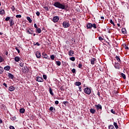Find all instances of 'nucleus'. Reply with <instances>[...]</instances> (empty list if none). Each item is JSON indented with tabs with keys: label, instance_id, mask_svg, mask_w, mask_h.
Wrapping results in <instances>:
<instances>
[{
	"label": "nucleus",
	"instance_id": "obj_1",
	"mask_svg": "<svg viewBox=\"0 0 129 129\" xmlns=\"http://www.w3.org/2000/svg\"><path fill=\"white\" fill-rule=\"evenodd\" d=\"M53 6L54 7H55V8L60 9L61 10H65V11H68V10H69L68 6H65V3L61 4L59 2H56L54 3Z\"/></svg>",
	"mask_w": 129,
	"mask_h": 129
},
{
	"label": "nucleus",
	"instance_id": "obj_2",
	"mask_svg": "<svg viewBox=\"0 0 129 129\" xmlns=\"http://www.w3.org/2000/svg\"><path fill=\"white\" fill-rule=\"evenodd\" d=\"M86 27L87 29H90V30H91L92 28H93L94 29H96V28H97L95 23L92 24L90 23H88L87 24Z\"/></svg>",
	"mask_w": 129,
	"mask_h": 129
},
{
	"label": "nucleus",
	"instance_id": "obj_3",
	"mask_svg": "<svg viewBox=\"0 0 129 129\" xmlns=\"http://www.w3.org/2000/svg\"><path fill=\"white\" fill-rule=\"evenodd\" d=\"M84 92L86 94L89 95L91 93V89L88 87H86L84 89Z\"/></svg>",
	"mask_w": 129,
	"mask_h": 129
},
{
	"label": "nucleus",
	"instance_id": "obj_4",
	"mask_svg": "<svg viewBox=\"0 0 129 129\" xmlns=\"http://www.w3.org/2000/svg\"><path fill=\"white\" fill-rule=\"evenodd\" d=\"M70 26V24H69V21H64L62 23V26L63 28H68Z\"/></svg>",
	"mask_w": 129,
	"mask_h": 129
},
{
	"label": "nucleus",
	"instance_id": "obj_5",
	"mask_svg": "<svg viewBox=\"0 0 129 129\" xmlns=\"http://www.w3.org/2000/svg\"><path fill=\"white\" fill-rule=\"evenodd\" d=\"M26 33L27 34L33 35V33H34V30L32 28H29L28 29L26 30Z\"/></svg>",
	"mask_w": 129,
	"mask_h": 129
},
{
	"label": "nucleus",
	"instance_id": "obj_6",
	"mask_svg": "<svg viewBox=\"0 0 129 129\" xmlns=\"http://www.w3.org/2000/svg\"><path fill=\"white\" fill-rule=\"evenodd\" d=\"M114 66L115 69H118V70L120 69V63L119 62H115Z\"/></svg>",
	"mask_w": 129,
	"mask_h": 129
},
{
	"label": "nucleus",
	"instance_id": "obj_7",
	"mask_svg": "<svg viewBox=\"0 0 129 129\" xmlns=\"http://www.w3.org/2000/svg\"><path fill=\"white\" fill-rule=\"evenodd\" d=\"M59 17L54 16L52 18V22H53V23H57L59 21Z\"/></svg>",
	"mask_w": 129,
	"mask_h": 129
},
{
	"label": "nucleus",
	"instance_id": "obj_8",
	"mask_svg": "<svg viewBox=\"0 0 129 129\" xmlns=\"http://www.w3.org/2000/svg\"><path fill=\"white\" fill-rule=\"evenodd\" d=\"M43 58H44L45 59H47L48 60H50V57L49 56H48V54L45 52H42V53Z\"/></svg>",
	"mask_w": 129,
	"mask_h": 129
},
{
	"label": "nucleus",
	"instance_id": "obj_9",
	"mask_svg": "<svg viewBox=\"0 0 129 129\" xmlns=\"http://www.w3.org/2000/svg\"><path fill=\"white\" fill-rule=\"evenodd\" d=\"M90 62H91V64L92 65H94V64L96 63V58H95L94 57H92L90 59Z\"/></svg>",
	"mask_w": 129,
	"mask_h": 129
},
{
	"label": "nucleus",
	"instance_id": "obj_10",
	"mask_svg": "<svg viewBox=\"0 0 129 129\" xmlns=\"http://www.w3.org/2000/svg\"><path fill=\"white\" fill-rule=\"evenodd\" d=\"M95 106L96 107L97 110H102V106L100 104L95 105Z\"/></svg>",
	"mask_w": 129,
	"mask_h": 129
},
{
	"label": "nucleus",
	"instance_id": "obj_11",
	"mask_svg": "<svg viewBox=\"0 0 129 129\" xmlns=\"http://www.w3.org/2000/svg\"><path fill=\"white\" fill-rule=\"evenodd\" d=\"M35 55L36 57L38 58V59H40V58H41V53L39 52V51H36L35 52Z\"/></svg>",
	"mask_w": 129,
	"mask_h": 129
},
{
	"label": "nucleus",
	"instance_id": "obj_12",
	"mask_svg": "<svg viewBox=\"0 0 129 129\" xmlns=\"http://www.w3.org/2000/svg\"><path fill=\"white\" fill-rule=\"evenodd\" d=\"M36 81L38 82H43V78L40 77H36Z\"/></svg>",
	"mask_w": 129,
	"mask_h": 129
},
{
	"label": "nucleus",
	"instance_id": "obj_13",
	"mask_svg": "<svg viewBox=\"0 0 129 129\" xmlns=\"http://www.w3.org/2000/svg\"><path fill=\"white\" fill-rule=\"evenodd\" d=\"M8 75L9 78H10V79H14L15 77L14 75L10 73H8Z\"/></svg>",
	"mask_w": 129,
	"mask_h": 129
},
{
	"label": "nucleus",
	"instance_id": "obj_14",
	"mask_svg": "<svg viewBox=\"0 0 129 129\" xmlns=\"http://www.w3.org/2000/svg\"><path fill=\"white\" fill-rule=\"evenodd\" d=\"M15 21H14V20L13 19H11L10 21H9V23H10V27H13V26L14 25H15Z\"/></svg>",
	"mask_w": 129,
	"mask_h": 129
},
{
	"label": "nucleus",
	"instance_id": "obj_15",
	"mask_svg": "<svg viewBox=\"0 0 129 129\" xmlns=\"http://www.w3.org/2000/svg\"><path fill=\"white\" fill-rule=\"evenodd\" d=\"M115 58L117 61V62H118V63H121V60H120V58L119 57V55H116Z\"/></svg>",
	"mask_w": 129,
	"mask_h": 129
},
{
	"label": "nucleus",
	"instance_id": "obj_16",
	"mask_svg": "<svg viewBox=\"0 0 129 129\" xmlns=\"http://www.w3.org/2000/svg\"><path fill=\"white\" fill-rule=\"evenodd\" d=\"M69 56H74V51L70 50L69 51Z\"/></svg>",
	"mask_w": 129,
	"mask_h": 129
},
{
	"label": "nucleus",
	"instance_id": "obj_17",
	"mask_svg": "<svg viewBox=\"0 0 129 129\" xmlns=\"http://www.w3.org/2000/svg\"><path fill=\"white\" fill-rule=\"evenodd\" d=\"M90 112H91L92 114H94V113L96 112V110L94 108H91L90 109Z\"/></svg>",
	"mask_w": 129,
	"mask_h": 129
},
{
	"label": "nucleus",
	"instance_id": "obj_18",
	"mask_svg": "<svg viewBox=\"0 0 129 129\" xmlns=\"http://www.w3.org/2000/svg\"><path fill=\"white\" fill-rule=\"evenodd\" d=\"M22 69L25 73H28V72H29V69H28V67H24Z\"/></svg>",
	"mask_w": 129,
	"mask_h": 129
},
{
	"label": "nucleus",
	"instance_id": "obj_19",
	"mask_svg": "<svg viewBox=\"0 0 129 129\" xmlns=\"http://www.w3.org/2000/svg\"><path fill=\"white\" fill-rule=\"evenodd\" d=\"M50 111H51L52 112H56V109L53 107H50L49 108Z\"/></svg>",
	"mask_w": 129,
	"mask_h": 129
},
{
	"label": "nucleus",
	"instance_id": "obj_20",
	"mask_svg": "<svg viewBox=\"0 0 129 129\" xmlns=\"http://www.w3.org/2000/svg\"><path fill=\"white\" fill-rule=\"evenodd\" d=\"M14 60L16 62H19L21 60V58L19 56H15L14 58Z\"/></svg>",
	"mask_w": 129,
	"mask_h": 129
},
{
	"label": "nucleus",
	"instance_id": "obj_21",
	"mask_svg": "<svg viewBox=\"0 0 129 129\" xmlns=\"http://www.w3.org/2000/svg\"><path fill=\"white\" fill-rule=\"evenodd\" d=\"M11 70V67L10 66H7L4 68V70H6V71H10Z\"/></svg>",
	"mask_w": 129,
	"mask_h": 129
},
{
	"label": "nucleus",
	"instance_id": "obj_22",
	"mask_svg": "<svg viewBox=\"0 0 129 129\" xmlns=\"http://www.w3.org/2000/svg\"><path fill=\"white\" fill-rule=\"evenodd\" d=\"M121 32H122V34H123V35H126V29H125V28H122L121 29Z\"/></svg>",
	"mask_w": 129,
	"mask_h": 129
},
{
	"label": "nucleus",
	"instance_id": "obj_23",
	"mask_svg": "<svg viewBox=\"0 0 129 129\" xmlns=\"http://www.w3.org/2000/svg\"><path fill=\"white\" fill-rule=\"evenodd\" d=\"M19 111L20 113H25V111H26V109L24 108H21L20 109Z\"/></svg>",
	"mask_w": 129,
	"mask_h": 129
},
{
	"label": "nucleus",
	"instance_id": "obj_24",
	"mask_svg": "<svg viewBox=\"0 0 129 129\" xmlns=\"http://www.w3.org/2000/svg\"><path fill=\"white\" fill-rule=\"evenodd\" d=\"M120 75L121 77H122L123 79H126V76H125V75L122 73H121L120 74Z\"/></svg>",
	"mask_w": 129,
	"mask_h": 129
},
{
	"label": "nucleus",
	"instance_id": "obj_25",
	"mask_svg": "<svg viewBox=\"0 0 129 129\" xmlns=\"http://www.w3.org/2000/svg\"><path fill=\"white\" fill-rule=\"evenodd\" d=\"M36 31V33H37V34H40L42 33V30H41V28H37Z\"/></svg>",
	"mask_w": 129,
	"mask_h": 129
},
{
	"label": "nucleus",
	"instance_id": "obj_26",
	"mask_svg": "<svg viewBox=\"0 0 129 129\" xmlns=\"http://www.w3.org/2000/svg\"><path fill=\"white\" fill-rule=\"evenodd\" d=\"M113 94H114V95H115V96H116V97H117V96H118V92L117 91V90H114V91H113Z\"/></svg>",
	"mask_w": 129,
	"mask_h": 129
},
{
	"label": "nucleus",
	"instance_id": "obj_27",
	"mask_svg": "<svg viewBox=\"0 0 129 129\" xmlns=\"http://www.w3.org/2000/svg\"><path fill=\"white\" fill-rule=\"evenodd\" d=\"M9 91H14L15 90V88L14 86H10L9 87Z\"/></svg>",
	"mask_w": 129,
	"mask_h": 129
},
{
	"label": "nucleus",
	"instance_id": "obj_28",
	"mask_svg": "<svg viewBox=\"0 0 129 129\" xmlns=\"http://www.w3.org/2000/svg\"><path fill=\"white\" fill-rule=\"evenodd\" d=\"M74 84L76 85V86H80V85H81V82H76Z\"/></svg>",
	"mask_w": 129,
	"mask_h": 129
},
{
	"label": "nucleus",
	"instance_id": "obj_29",
	"mask_svg": "<svg viewBox=\"0 0 129 129\" xmlns=\"http://www.w3.org/2000/svg\"><path fill=\"white\" fill-rule=\"evenodd\" d=\"M49 93L52 96L53 95H54V93H53V90L52 89V88H51V87L49 88Z\"/></svg>",
	"mask_w": 129,
	"mask_h": 129
},
{
	"label": "nucleus",
	"instance_id": "obj_30",
	"mask_svg": "<svg viewBox=\"0 0 129 129\" xmlns=\"http://www.w3.org/2000/svg\"><path fill=\"white\" fill-rule=\"evenodd\" d=\"M5 10L3 9H0V15H1V16H3V15H5Z\"/></svg>",
	"mask_w": 129,
	"mask_h": 129
},
{
	"label": "nucleus",
	"instance_id": "obj_31",
	"mask_svg": "<svg viewBox=\"0 0 129 129\" xmlns=\"http://www.w3.org/2000/svg\"><path fill=\"white\" fill-rule=\"evenodd\" d=\"M113 125L115 126L116 129L118 128V125H117V123L114 122H113Z\"/></svg>",
	"mask_w": 129,
	"mask_h": 129
},
{
	"label": "nucleus",
	"instance_id": "obj_32",
	"mask_svg": "<svg viewBox=\"0 0 129 129\" xmlns=\"http://www.w3.org/2000/svg\"><path fill=\"white\" fill-rule=\"evenodd\" d=\"M26 19L28 21H29V23H32V19H31V18L30 17H27Z\"/></svg>",
	"mask_w": 129,
	"mask_h": 129
},
{
	"label": "nucleus",
	"instance_id": "obj_33",
	"mask_svg": "<svg viewBox=\"0 0 129 129\" xmlns=\"http://www.w3.org/2000/svg\"><path fill=\"white\" fill-rule=\"evenodd\" d=\"M55 62H56V65H57V66H61V61H56Z\"/></svg>",
	"mask_w": 129,
	"mask_h": 129
},
{
	"label": "nucleus",
	"instance_id": "obj_34",
	"mask_svg": "<svg viewBox=\"0 0 129 129\" xmlns=\"http://www.w3.org/2000/svg\"><path fill=\"white\" fill-rule=\"evenodd\" d=\"M4 71V68H3L2 67H0V74H3Z\"/></svg>",
	"mask_w": 129,
	"mask_h": 129
},
{
	"label": "nucleus",
	"instance_id": "obj_35",
	"mask_svg": "<svg viewBox=\"0 0 129 129\" xmlns=\"http://www.w3.org/2000/svg\"><path fill=\"white\" fill-rule=\"evenodd\" d=\"M108 128L109 129H115V128H114V126H113V125H109L108 126Z\"/></svg>",
	"mask_w": 129,
	"mask_h": 129
},
{
	"label": "nucleus",
	"instance_id": "obj_36",
	"mask_svg": "<svg viewBox=\"0 0 129 129\" xmlns=\"http://www.w3.org/2000/svg\"><path fill=\"white\" fill-rule=\"evenodd\" d=\"M11 9L12 12H15L16 11V8H15L14 6H12L11 7Z\"/></svg>",
	"mask_w": 129,
	"mask_h": 129
},
{
	"label": "nucleus",
	"instance_id": "obj_37",
	"mask_svg": "<svg viewBox=\"0 0 129 129\" xmlns=\"http://www.w3.org/2000/svg\"><path fill=\"white\" fill-rule=\"evenodd\" d=\"M70 60H71V61H73V62H74V61H75V57L73 56L72 57H70Z\"/></svg>",
	"mask_w": 129,
	"mask_h": 129
},
{
	"label": "nucleus",
	"instance_id": "obj_38",
	"mask_svg": "<svg viewBox=\"0 0 129 129\" xmlns=\"http://www.w3.org/2000/svg\"><path fill=\"white\" fill-rule=\"evenodd\" d=\"M4 61L5 59L0 55V63H2V62H4Z\"/></svg>",
	"mask_w": 129,
	"mask_h": 129
},
{
	"label": "nucleus",
	"instance_id": "obj_39",
	"mask_svg": "<svg viewBox=\"0 0 129 129\" xmlns=\"http://www.w3.org/2000/svg\"><path fill=\"white\" fill-rule=\"evenodd\" d=\"M110 23L111 24V25H113V27H115V24H114V22L111 19L110 20Z\"/></svg>",
	"mask_w": 129,
	"mask_h": 129
},
{
	"label": "nucleus",
	"instance_id": "obj_40",
	"mask_svg": "<svg viewBox=\"0 0 129 129\" xmlns=\"http://www.w3.org/2000/svg\"><path fill=\"white\" fill-rule=\"evenodd\" d=\"M78 67L80 68V69H82V63H81V62H80V63L78 65Z\"/></svg>",
	"mask_w": 129,
	"mask_h": 129
},
{
	"label": "nucleus",
	"instance_id": "obj_41",
	"mask_svg": "<svg viewBox=\"0 0 129 129\" xmlns=\"http://www.w3.org/2000/svg\"><path fill=\"white\" fill-rule=\"evenodd\" d=\"M50 59H51V60H54V59H55V55H54V54H52V55H51V56H50Z\"/></svg>",
	"mask_w": 129,
	"mask_h": 129
},
{
	"label": "nucleus",
	"instance_id": "obj_42",
	"mask_svg": "<svg viewBox=\"0 0 129 129\" xmlns=\"http://www.w3.org/2000/svg\"><path fill=\"white\" fill-rule=\"evenodd\" d=\"M10 20H11V17H6V18L5 19V21L6 22H8V21H10Z\"/></svg>",
	"mask_w": 129,
	"mask_h": 129
},
{
	"label": "nucleus",
	"instance_id": "obj_43",
	"mask_svg": "<svg viewBox=\"0 0 129 129\" xmlns=\"http://www.w3.org/2000/svg\"><path fill=\"white\" fill-rule=\"evenodd\" d=\"M111 113H113V114H115V110H114L113 109H111Z\"/></svg>",
	"mask_w": 129,
	"mask_h": 129
},
{
	"label": "nucleus",
	"instance_id": "obj_44",
	"mask_svg": "<svg viewBox=\"0 0 129 129\" xmlns=\"http://www.w3.org/2000/svg\"><path fill=\"white\" fill-rule=\"evenodd\" d=\"M15 50L17 51L18 54H20V49H19V48L17 47H15Z\"/></svg>",
	"mask_w": 129,
	"mask_h": 129
},
{
	"label": "nucleus",
	"instance_id": "obj_45",
	"mask_svg": "<svg viewBox=\"0 0 129 129\" xmlns=\"http://www.w3.org/2000/svg\"><path fill=\"white\" fill-rule=\"evenodd\" d=\"M43 79H44L45 80H47V75H43Z\"/></svg>",
	"mask_w": 129,
	"mask_h": 129
},
{
	"label": "nucleus",
	"instance_id": "obj_46",
	"mask_svg": "<svg viewBox=\"0 0 129 129\" xmlns=\"http://www.w3.org/2000/svg\"><path fill=\"white\" fill-rule=\"evenodd\" d=\"M72 73H75V74H76V70L75 69H73L72 70Z\"/></svg>",
	"mask_w": 129,
	"mask_h": 129
},
{
	"label": "nucleus",
	"instance_id": "obj_47",
	"mask_svg": "<svg viewBox=\"0 0 129 129\" xmlns=\"http://www.w3.org/2000/svg\"><path fill=\"white\" fill-rule=\"evenodd\" d=\"M99 41H104V39L102 38L101 36L99 37Z\"/></svg>",
	"mask_w": 129,
	"mask_h": 129
},
{
	"label": "nucleus",
	"instance_id": "obj_48",
	"mask_svg": "<svg viewBox=\"0 0 129 129\" xmlns=\"http://www.w3.org/2000/svg\"><path fill=\"white\" fill-rule=\"evenodd\" d=\"M19 66H20V67H24V63H23V62L20 63L19 64Z\"/></svg>",
	"mask_w": 129,
	"mask_h": 129
},
{
	"label": "nucleus",
	"instance_id": "obj_49",
	"mask_svg": "<svg viewBox=\"0 0 129 129\" xmlns=\"http://www.w3.org/2000/svg\"><path fill=\"white\" fill-rule=\"evenodd\" d=\"M69 102L68 101H63V104H64V105H66V104H68Z\"/></svg>",
	"mask_w": 129,
	"mask_h": 129
},
{
	"label": "nucleus",
	"instance_id": "obj_50",
	"mask_svg": "<svg viewBox=\"0 0 129 129\" xmlns=\"http://www.w3.org/2000/svg\"><path fill=\"white\" fill-rule=\"evenodd\" d=\"M16 18H22V15H17L16 16Z\"/></svg>",
	"mask_w": 129,
	"mask_h": 129
},
{
	"label": "nucleus",
	"instance_id": "obj_51",
	"mask_svg": "<svg viewBox=\"0 0 129 129\" xmlns=\"http://www.w3.org/2000/svg\"><path fill=\"white\" fill-rule=\"evenodd\" d=\"M44 9L46 10V11H49V8H48V7H43Z\"/></svg>",
	"mask_w": 129,
	"mask_h": 129
},
{
	"label": "nucleus",
	"instance_id": "obj_52",
	"mask_svg": "<svg viewBox=\"0 0 129 129\" xmlns=\"http://www.w3.org/2000/svg\"><path fill=\"white\" fill-rule=\"evenodd\" d=\"M36 16H37V17H39V16H40V12H39V11H37L36 13Z\"/></svg>",
	"mask_w": 129,
	"mask_h": 129
},
{
	"label": "nucleus",
	"instance_id": "obj_53",
	"mask_svg": "<svg viewBox=\"0 0 129 129\" xmlns=\"http://www.w3.org/2000/svg\"><path fill=\"white\" fill-rule=\"evenodd\" d=\"M12 120H16L17 119V118L16 117H12L11 118Z\"/></svg>",
	"mask_w": 129,
	"mask_h": 129
},
{
	"label": "nucleus",
	"instance_id": "obj_54",
	"mask_svg": "<svg viewBox=\"0 0 129 129\" xmlns=\"http://www.w3.org/2000/svg\"><path fill=\"white\" fill-rule=\"evenodd\" d=\"M40 43L39 42L35 43V44H34V46H40Z\"/></svg>",
	"mask_w": 129,
	"mask_h": 129
},
{
	"label": "nucleus",
	"instance_id": "obj_55",
	"mask_svg": "<svg viewBox=\"0 0 129 129\" xmlns=\"http://www.w3.org/2000/svg\"><path fill=\"white\" fill-rule=\"evenodd\" d=\"M97 94L98 95L99 97H101V96H100V92H99V91L97 92Z\"/></svg>",
	"mask_w": 129,
	"mask_h": 129
},
{
	"label": "nucleus",
	"instance_id": "obj_56",
	"mask_svg": "<svg viewBox=\"0 0 129 129\" xmlns=\"http://www.w3.org/2000/svg\"><path fill=\"white\" fill-rule=\"evenodd\" d=\"M2 108L5 109L6 108V105L5 104H2Z\"/></svg>",
	"mask_w": 129,
	"mask_h": 129
},
{
	"label": "nucleus",
	"instance_id": "obj_57",
	"mask_svg": "<svg viewBox=\"0 0 129 129\" xmlns=\"http://www.w3.org/2000/svg\"><path fill=\"white\" fill-rule=\"evenodd\" d=\"M55 104H56V105L59 104V101H55Z\"/></svg>",
	"mask_w": 129,
	"mask_h": 129
},
{
	"label": "nucleus",
	"instance_id": "obj_58",
	"mask_svg": "<svg viewBox=\"0 0 129 129\" xmlns=\"http://www.w3.org/2000/svg\"><path fill=\"white\" fill-rule=\"evenodd\" d=\"M9 128H10V129H16V128H15V127H14V126H10L9 127Z\"/></svg>",
	"mask_w": 129,
	"mask_h": 129
},
{
	"label": "nucleus",
	"instance_id": "obj_59",
	"mask_svg": "<svg viewBox=\"0 0 129 129\" xmlns=\"http://www.w3.org/2000/svg\"><path fill=\"white\" fill-rule=\"evenodd\" d=\"M34 28H35V29H38V26H37L36 24H34Z\"/></svg>",
	"mask_w": 129,
	"mask_h": 129
},
{
	"label": "nucleus",
	"instance_id": "obj_60",
	"mask_svg": "<svg viewBox=\"0 0 129 129\" xmlns=\"http://www.w3.org/2000/svg\"><path fill=\"white\" fill-rule=\"evenodd\" d=\"M3 85H4L5 87L8 88V85L5 83H3Z\"/></svg>",
	"mask_w": 129,
	"mask_h": 129
},
{
	"label": "nucleus",
	"instance_id": "obj_61",
	"mask_svg": "<svg viewBox=\"0 0 129 129\" xmlns=\"http://www.w3.org/2000/svg\"><path fill=\"white\" fill-rule=\"evenodd\" d=\"M124 48H125V50H128V46H126V45H125Z\"/></svg>",
	"mask_w": 129,
	"mask_h": 129
},
{
	"label": "nucleus",
	"instance_id": "obj_62",
	"mask_svg": "<svg viewBox=\"0 0 129 129\" xmlns=\"http://www.w3.org/2000/svg\"><path fill=\"white\" fill-rule=\"evenodd\" d=\"M79 91L81 92L82 91V89L81 88V87H79Z\"/></svg>",
	"mask_w": 129,
	"mask_h": 129
},
{
	"label": "nucleus",
	"instance_id": "obj_63",
	"mask_svg": "<svg viewBox=\"0 0 129 129\" xmlns=\"http://www.w3.org/2000/svg\"><path fill=\"white\" fill-rule=\"evenodd\" d=\"M6 55L7 56H8V55H9V52H8V51H6Z\"/></svg>",
	"mask_w": 129,
	"mask_h": 129
},
{
	"label": "nucleus",
	"instance_id": "obj_64",
	"mask_svg": "<svg viewBox=\"0 0 129 129\" xmlns=\"http://www.w3.org/2000/svg\"><path fill=\"white\" fill-rule=\"evenodd\" d=\"M0 123H3V120H2V119H0Z\"/></svg>",
	"mask_w": 129,
	"mask_h": 129
}]
</instances>
